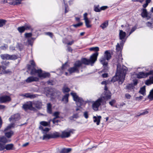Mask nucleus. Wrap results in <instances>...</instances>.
I'll use <instances>...</instances> for the list:
<instances>
[{
    "label": "nucleus",
    "mask_w": 153,
    "mask_h": 153,
    "mask_svg": "<svg viewBox=\"0 0 153 153\" xmlns=\"http://www.w3.org/2000/svg\"><path fill=\"white\" fill-rule=\"evenodd\" d=\"M127 70L128 69L125 66H121V64L118 63L115 75L112 78L111 81L114 82L119 80V83L122 84L124 82Z\"/></svg>",
    "instance_id": "1"
},
{
    "label": "nucleus",
    "mask_w": 153,
    "mask_h": 153,
    "mask_svg": "<svg viewBox=\"0 0 153 153\" xmlns=\"http://www.w3.org/2000/svg\"><path fill=\"white\" fill-rule=\"evenodd\" d=\"M71 95L72 96L74 100L76 102V105L78 107L85 105L86 102L83 99L77 95L76 93L71 92Z\"/></svg>",
    "instance_id": "2"
},
{
    "label": "nucleus",
    "mask_w": 153,
    "mask_h": 153,
    "mask_svg": "<svg viewBox=\"0 0 153 153\" xmlns=\"http://www.w3.org/2000/svg\"><path fill=\"white\" fill-rule=\"evenodd\" d=\"M82 66V62L80 61H76L74 64V66L70 68L68 70L70 74L74 73H79V68Z\"/></svg>",
    "instance_id": "3"
},
{
    "label": "nucleus",
    "mask_w": 153,
    "mask_h": 153,
    "mask_svg": "<svg viewBox=\"0 0 153 153\" xmlns=\"http://www.w3.org/2000/svg\"><path fill=\"white\" fill-rule=\"evenodd\" d=\"M42 137V140H49L51 138H56L59 137V132L55 131L53 133L50 134H44Z\"/></svg>",
    "instance_id": "4"
},
{
    "label": "nucleus",
    "mask_w": 153,
    "mask_h": 153,
    "mask_svg": "<svg viewBox=\"0 0 153 153\" xmlns=\"http://www.w3.org/2000/svg\"><path fill=\"white\" fill-rule=\"evenodd\" d=\"M75 130L74 129H70L68 131L65 130L62 132L61 135H59V137L62 138H67L70 136L71 134L74 133Z\"/></svg>",
    "instance_id": "5"
},
{
    "label": "nucleus",
    "mask_w": 153,
    "mask_h": 153,
    "mask_svg": "<svg viewBox=\"0 0 153 153\" xmlns=\"http://www.w3.org/2000/svg\"><path fill=\"white\" fill-rule=\"evenodd\" d=\"M13 144H7L5 146L0 143V151H3L5 149L7 150H12L13 149Z\"/></svg>",
    "instance_id": "6"
},
{
    "label": "nucleus",
    "mask_w": 153,
    "mask_h": 153,
    "mask_svg": "<svg viewBox=\"0 0 153 153\" xmlns=\"http://www.w3.org/2000/svg\"><path fill=\"white\" fill-rule=\"evenodd\" d=\"M103 100L102 97L98 99L92 105V107L94 110H97L101 103L103 102Z\"/></svg>",
    "instance_id": "7"
},
{
    "label": "nucleus",
    "mask_w": 153,
    "mask_h": 153,
    "mask_svg": "<svg viewBox=\"0 0 153 153\" xmlns=\"http://www.w3.org/2000/svg\"><path fill=\"white\" fill-rule=\"evenodd\" d=\"M153 72L152 70L148 72L145 73L143 72H140L137 74V77L139 79L145 78L151 75Z\"/></svg>",
    "instance_id": "8"
},
{
    "label": "nucleus",
    "mask_w": 153,
    "mask_h": 153,
    "mask_svg": "<svg viewBox=\"0 0 153 153\" xmlns=\"http://www.w3.org/2000/svg\"><path fill=\"white\" fill-rule=\"evenodd\" d=\"M104 56L101 58L100 59V61L102 60H104V62H106V60H109L111 57V56L109 51L107 50L105 52L104 55Z\"/></svg>",
    "instance_id": "9"
},
{
    "label": "nucleus",
    "mask_w": 153,
    "mask_h": 153,
    "mask_svg": "<svg viewBox=\"0 0 153 153\" xmlns=\"http://www.w3.org/2000/svg\"><path fill=\"white\" fill-rule=\"evenodd\" d=\"M11 98L9 96L4 95L0 96V103H5L11 101Z\"/></svg>",
    "instance_id": "10"
},
{
    "label": "nucleus",
    "mask_w": 153,
    "mask_h": 153,
    "mask_svg": "<svg viewBox=\"0 0 153 153\" xmlns=\"http://www.w3.org/2000/svg\"><path fill=\"white\" fill-rule=\"evenodd\" d=\"M121 41L120 43H118L116 46V50L117 51H121L123 49L124 43L126 42V39H120Z\"/></svg>",
    "instance_id": "11"
},
{
    "label": "nucleus",
    "mask_w": 153,
    "mask_h": 153,
    "mask_svg": "<svg viewBox=\"0 0 153 153\" xmlns=\"http://www.w3.org/2000/svg\"><path fill=\"white\" fill-rule=\"evenodd\" d=\"M100 62L102 65L103 69L102 72H107L108 71L109 67L108 62H104V60H102V61H100Z\"/></svg>",
    "instance_id": "12"
},
{
    "label": "nucleus",
    "mask_w": 153,
    "mask_h": 153,
    "mask_svg": "<svg viewBox=\"0 0 153 153\" xmlns=\"http://www.w3.org/2000/svg\"><path fill=\"white\" fill-rule=\"evenodd\" d=\"M98 54L99 53L98 52H95L90 56L89 60L91 64H94L97 60Z\"/></svg>",
    "instance_id": "13"
},
{
    "label": "nucleus",
    "mask_w": 153,
    "mask_h": 153,
    "mask_svg": "<svg viewBox=\"0 0 153 153\" xmlns=\"http://www.w3.org/2000/svg\"><path fill=\"white\" fill-rule=\"evenodd\" d=\"M45 92L46 93V95H50L51 96H54V89L52 88H45L44 89Z\"/></svg>",
    "instance_id": "14"
},
{
    "label": "nucleus",
    "mask_w": 153,
    "mask_h": 153,
    "mask_svg": "<svg viewBox=\"0 0 153 153\" xmlns=\"http://www.w3.org/2000/svg\"><path fill=\"white\" fill-rule=\"evenodd\" d=\"M142 11L141 13V16L143 18H147V20L150 19L149 16H148V12L147 10L145 8H143L141 9Z\"/></svg>",
    "instance_id": "15"
},
{
    "label": "nucleus",
    "mask_w": 153,
    "mask_h": 153,
    "mask_svg": "<svg viewBox=\"0 0 153 153\" xmlns=\"http://www.w3.org/2000/svg\"><path fill=\"white\" fill-rule=\"evenodd\" d=\"M20 118L19 114H16L12 116L11 117L9 118V120L10 121H13L15 122L19 120Z\"/></svg>",
    "instance_id": "16"
},
{
    "label": "nucleus",
    "mask_w": 153,
    "mask_h": 153,
    "mask_svg": "<svg viewBox=\"0 0 153 153\" xmlns=\"http://www.w3.org/2000/svg\"><path fill=\"white\" fill-rule=\"evenodd\" d=\"M32 105H33L32 102L30 101H29V102H27L26 103L23 105L22 108L25 111H26L27 110H30L31 107H32Z\"/></svg>",
    "instance_id": "17"
},
{
    "label": "nucleus",
    "mask_w": 153,
    "mask_h": 153,
    "mask_svg": "<svg viewBox=\"0 0 153 153\" xmlns=\"http://www.w3.org/2000/svg\"><path fill=\"white\" fill-rule=\"evenodd\" d=\"M39 79L37 77L31 76L28 77L26 80L25 81L27 83H29L33 82H36L38 81Z\"/></svg>",
    "instance_id": "18"
},
{
    "label": "nucleus",
    "mask_w": 153,
    "mask_h": 153,
    "mask_svg": "<svg viewBox=\"0 0 153 153\" xmlns=\"http://www.w3.org/2000/svg\"><path fill=\"white\" fill-rule=\"evenodd\" d=\"M39 77L40 78H46L47 77H49L50 76V74L49 73L45 72L44 73H42V71L41 70L40 73H39Z\"/></svg>",
    "instance_id": "19"
},
{
    "label": "nucleus",
    "mask_w": 153,
    "mask_h": 153,
    "mask_svg": "<svg viewBox=\"0 0 153 153\" xmlns=\"http://www.w3.org/2000/svg\"><path fill=\"white\" fill-rule=\"evenodd\" d=\"M9 63L10 62L8 61H3L1 62V67L3 70H5L6 69L7 67L9 65Z\"/></svg>",
    "instance_id": "20"
},
{
    "label": "nucleus",
    "mask_w": 153,
    "mask_h": 153,
    "mask_svg": "<svg viewBox=\"0 0 153 153\" xmlns=\"http://www.w3.org/2000/svg\"><path fill=\"white\" fill-rule=\"evenodd\" d=\"M33 104L35 106V107L38 109H40L42 108V102L39 101L34 102Z\"/></svg>",
    "instance_id": "21"
},
{
    "label": "nucleus",
    "mask_w": 153,
    "mask_h": 153,
    "mask_svg": "<svg viewBox=\"0 0 153 153\" xmlns=\"http://www.w3.org/2000/svg\"><path fill=\"white\" fill-rule=\"evenodd\" d=\"M101 118V116H98L97 117L95 116H94L93 117L94 122V123H96L97 125H98L100 124Z\"/></svg>",
    "instance_id": "22"
},
{
    "label": "nucleus",
    "mask_w": 153,
    "mask_h": 153,
    "mask_svg": "<svg viewBox=\"0 0 153 153\" xmlns=\"http://www.w3.org/2000/svg\"><path fill=\"white\" fill-rule=\"evenodd\" d=\"M126 33L122 30H119V39H125L126 36Z\"/></svg>",
    "instance_id": "23"
},
{
    "label": "nucleus",
    "mask_w": 153,
    "mask_h": 153,
    "mask_svg": "<svg viewBox=\"0 0 153 153\" xmlns=\"http://www.w3.org/2000/svg\"><path fill=\"white\" fill-rule=\"evenodd\" d=\"M41 70V69L36 70L35 67L32 68L31 70L30 74L31 75H35L36 73H38V76H39V73H40Z\"/></svg>",
    "instance_id": "24"
},
{
    "label": "nucleus",
    "mask_w": 153,
    "mask_h": 153,
    "mask_svg": "<svg viewBox=\"0 0 153 153\" xmlns=\"http://www.w3.org/2000/svg\"><path fill=\"white\" fill-rule=\"evenodd\" d=\"M10 140L7 139L5 136H0V142L4 143H7L10 142Z\"/></svg>",
    "instance_id": "25"
},
{
    "label": "nucleus",
    "mask_w": 153,
    "mask_h": 153,
    "mask_svg": "<svg viewBox=\"0 0 153 153\" xmlns=\"http://www.w3.org/2000/svg\"><path fill=\"white\" fill-rule=\"evenodd\" d=\"M105 94L103 98L106 100H108L111 98V93L110 91H104Z\"/></svg>",
    "instance_id": "26"
},
{
    "label": "nucleus",
    "mask_w": 153,
    "mask_h": 153,
    "mask_svg": "<svg viewBox=\"0 0 153 153\" xmlns=\"http://www.w3.org/2000/svg\"><path fill=\"white\" fill-rule=\"evenodd\" d=\"M72 150V149L71 148H63L62 149L59 153H69Z\"/></svg>",
    "instance_id": "27"
},
{
    "label": "nucleus",
    "mask_w": 153,
    "mask_h": 153,
    "mask_svg": "<svg viewBox=\"0 0 153 153\" xmlns=\"http://www.w3.org/2000/svg\"><path fill=\"white\" fill-rule=\"evenodd\" d=\"M82 62V64H84L86 65H88L90 64H91L90 63V61L89 59H88L86 58H84L82 59L81 61H80Z\"/></svg>",
    "instance_id": "28"
},
{
    "label": "nucleus",
    "mask_w": 153,
    "mask_h": 153,
    "mask_svg": "<svg viewBox=\"0 0 153 153\" xmlns=\"http://www.w3.org/2000/svg\"><path fill=\"white\" fill-rule=\"evenodd\" d=\"M69 94H66L63 96L62 99V101H64L65 103H67L68 101V97Z\"/></svg>",
    "instance_id": "29"
},
{
    "label": "nucleus",
    "mask_w": 153,
    "mask_h": 153,
    "mask_svg": "<svg viewBox=\"0 0 153 153\" xmlns=\"http://www.w3.org/2000/svg\"><path fill=\"white\" fill-rule=\"evenodd\" d=\"M4 134L5 136L6 137L8 138H10L13 134V132L11 130L9 132H5Z\"/></svg>",
    "instance_id": "30"
},
{
    "label": "nucleus",
    "mask_w": 153,
    "mask_h": 153,
    "mask_svg": "<svg viewBox=\"0 0 153 153\" xmlns=\"http://www.w3.org/2000/svg\"><path fill=\"white\" fill-rule=\"evenodd\" d=\"M52 105L50 103H48L47 104V112L49 114L52 113V110L51 108Z\"/></svg>",
    "instance_id": "31"
},
{
    "label": "nucleus",
    "mask_w": 153,
    "mask_h": 153,
    "mask_svg": "<svg viewBox=\"0 0 153 153\" xmlns=\"http://www.w3.org/2000/svg\"><path fill=\"white\" fill-rule=\"evenodd\" d=\"M146 86H144L140 88L139 92L142 95L144 96L146 95Z\"/></svg>",
    "instance_id": "32"
},
{
    "label": "nucleus",
    "mask_w": 153,
    "mask_h": 153,
    "mask_svg": "<svg viewBox=\"0 0 153 153\" xmlns=\"http://www.w3.org/2000/svg\"><path fill=\"white\" fill-rule=\"evenodd\" d=\"M1 58L3 60H9V54H1L0 55Z\"/></svg>",
    "instance_id": "33"
},
{
    "label": "nucleus",
    "mask_w": 153,
    "mask_h": 153,
    "mask_svg": "<svg viewBox=\"0 0 153 153\" xmlns=\"http://www.w3.org/2000/svg\"><path fill=\"white\" fill-rule=\"evenodd\" d=\"M24 27H25V30H31V31H32L33 30L31 25L28 23H25Z\"/></svg>",
    "instance_id": "34"
},
{
    "label": "nucleus",
    "mask_w": 153,
    "mask_h": 153,
    "mask_svg": "<svg viewBox=\"0 0 153 153\" xmlns=\"http://www.w3.org/2000/svg\"><path fill=\"white\" fill-rule=\"evenodd\" d=\"M134 86L132 83L129 84L126 86V89L130 91L134 90Z\"/></svg>",
    "instance_id": "35"
},
{
    "label": "nucleus",
    "mask_w": 153,
    "mask_h": 153,
    "mask_svg": "<svg viewBox=\"0 0 153 153\" xmlns=\"http://www.w3.org/2000/svg\"><path fill=\"white\" fill-rule=\"evenodd\" d=\"M108 25V21H106L104 22L100 25V27L102 28L103 29H105L106 28Z\"/></svg>",
    "instance_id": "36"
},
{
    "label": "nucleus",
    "mask_w": 153,
    "mask_h": 153,
    "mask_svg": "<svg viewBox=\"0 0 153 153\" xmlns=\"http://www.w3.org/2000/svg\"><path fill=\"white\" fill-rule=\"evenodd\" d=\"M17 30L21 33H23L25 30L24 26L18 27L17 28Z\"/></svg>",
    "instance_id": "37"
},
{
    "label": "nucleus",
    "mask_w": 153,
    "mask_h": 153,
    "mask_svg": "<svg viewBox=\"0 0 153 153\" xmlns=\"http://www.w3.org/2000/svg\"><path fill=\"white\" fill-rule=\"evenodd\" d=\"M18 58L17 56L15 54L9 55V60H15Z\"/></svg>",
    "instance_id": "38"
},
{
    "label": "nucleus",
    "mask_w": 153,
    "mask_h": 153,
    "mask_svg": "<svg viewBox=\"0 0 153 153\" xmlns=\"http://www.w3.org/2000/svg\"><path fill=\"white\" fill-rule=\"evenodd\" d=\"M85 25L87 28L91 27V25L89 24L91 22V21H90L88 19H86L85 20Z\"/></svg>",
    "instance_id": "39"
},
{
    "label": "nucleus",
    "mask_w": 153,
    "mask_h": 153,
    "mask_svg": "<svg viewBox=\"0 0 153 153\" xmlns=\"http://www.w3.org/2000/svg\"><path fill=\"white\" fill-rule=\"evenodd\" d=\"M148 97L150 100H153V88L150 92Z\"/></svg>",
    "instance_id": "40"
},
{
    "label": "nucleus",
    "mask_w": 153,
    "mask_h": 153,
    "mask_svg": "<svg viewBox=\"0 0 153 153\" xmlns=\"http://www.w3.org/2000/svg\"><path fill=\"white\" fill-rule=\"evenodd\" d=\"M50 123V121L48 122L45 121H42L40 122V124L44 126H49Z\"/></svg>",
    "instance_id": "41"
},
{
    "label": "nucleus",
    "mask_w": 153,
    "mask_h": 153,
    "mask_svg": "<svg viewBox=\"0 0 153 153\" xmlns=\"http://www.w3.org/2000/svg\"><path fill=\"white\" fill-rule=\"evenodd\" d=\"M6 22L7 21L6 20L0 19V27H3Z\"/></svg>",
    "instance_id": "42"
},
{
    "label": "nucleus",
    "mask_w": 153,
    "mask_h": 153,
    "mask_svg": "<svg viewBox=\"0 0 153 153\" xmlns=\"http://www.w3.org/2000/svg\"><path fill=\"white\" fill-rule=\"evenodd\" d=\"M3 73L4 74H8L9 75H10L12 73V71L9 69H7V70H4V71H3Z\"/></svg>",
    "instance_id": "43"
},
{
    "label": "nucleus",
    "mask_w": 153,
    "mask_h": 153,
    "mask_svg": "<svg viewBox=\"0 0 153 153\" xmlns=\"http://www.w3.org/2000/svg\"><path fill=\"white\" fill-rule=\"evenodd\" d=\"M8 46L7 44H4V45L1 46L0 47L1 49L3 50H5L8 48Z\"/></svg>",
    "instance_id": "44"
},
{
    "label": "nucleus",
    "mask_w": 153,
    "mask_h": 153,
    "mask_svg": "<svg viewBox=\"0 0 153 153\" xmlns=\"http://www.w3.org/2000/svg\"><path fill=\"white\" fill-rule=\"evenodd\" d=\"M145 84L148 86L151 85L152 84L151 79L149 78V79L146 80L145 82Z\"/></svg>",
    "instance_id": "45"
},
{
    "label": "nucleus",
    "mask_w": 153,
    "mask_h": 153,
    "mask_svg": "<svg viewBox=\"0 0 153 153\" xmlns=\"http://www.w3.org/2000/svg\"><path fill=\"white\" fill-rule=\"evenodd\" d=\"M59 113L58 111L55 112L53 114V116L55 117L53 119H56L57 118H59Z\"/></svg>",
    "instance_id": "46"
},
{
    "label": "nucleus",
    "mask_w": 153,
    "mask_h": 153,
    "mask_svg": "<svg viewBox=\"0 0 153 153\" xmlns=\"http://www.w3.org/2000/svg\"><path fill=\"white\" fill-rule=\"evenodd\" d=\"M94 10L96 12H100L101 11L100 8H99V5L97 6H94Z\"/></svg>",
    "instance_id": "47"
},
{
    "label": "nucleus",
    "mask_w": 153,
    "mask_h": 153,
    "mask_svg": "<svg viewBox=\"0 0 153 153\" xmlns=\"http://www.w3.org/2000/svg\"><path fill=\"white\" fill-rule=\"evenodd\" d=\"M79 117V116H78V113H76L75 114H74L72 116L70 117V119L71 120H72L73 118H75L76 119L78 118Z\"/></svg>",
    "instance_id": "48"
},
{
    "label": "nucleus",
    "mask_w": 153,
    "mask_h": 153,
    "mask_svg": "<svg viewBox=\"0 0 153 153\" xmlns=\"http://www.w3.org/2000/svg\"><path fill=\"white\" fill-rule=\"evenodd\" d=\"M90 51H94L96 52H98L99 50V48L97 47H92L90 48Z\"/></svg>",
    "instance_id": "49"
},
{
    "label": "nucleus",
    "mask_w": 153,
    "mask_h": 153,
    "mask_svg": "<svg viewBox=\"0 0 153 153\" xmlns=\"http://www.w3.org/2000/svg\"><path fill=\"white\" fill-rule=\"evenodd\" d=\"M82 24L83 23L82 22H80L76 24L73 25L72 26L75 27L77 28V27L82 25Z\"/></svg>",
    "instance_id": "50"
},
{
    "label": "nucleus",
    "mask_w": 153,
    "mask_h": 153,
    "mask_svg": "<svg viewBox=\"0 0 153 153\" xmlns=\"http://www.w3.org/2000/svg\"><path fill=\"white\" fill-rule=\"evenodd\" d=\"M25 36L26 38L30 37L32 36V33H26L25 34Z\"/></svg>",
    "instance_id": "51"
},
{
    "label": "nucleus",
    "mask_w": 153,
    "mask_h": 153,
    "mask_svg": "<svg viewBox=\"0 0 153 153\" xmlns=\"http://www.w3.org/2000/svg\"><path fill=\"white\" fill-rule=\"evenodd\" d=\"M70 89L68 87L64 88L63 89V92L64 93L68 92L70 91Z\"/></svg>",
    "instance_id": "52"
},
{
    "label": "nucleus",
    "mask_w": 153,
    "mask_h": 153,
    "mask_svg": "<svg viewBox=\"0 0 153 153\" xmlns=\"http://www.w3.org/2000/svg\"><path fill=\"white\" fill-rule=\"evenodd\" d=\"M50 130L49 128H45V129L44 128L43 130L42 131V133L43 134H45Z\"/></svg>",
    "instance_id": "53"
},
{
    "label": "nucleus",
    "mask_w": 153,
    "mask_h": 153,
    "mask_svg": "<svg viewBox=\"0 0 153 153\" xmlns=\"http://www.w3.org/2000/svg\"><path fill=\"white\" fill-rule=\"evenodd\" d=\"M31 65L32 66V68L35 67L36 65L33 60H31L30 62Z\"/></svg>",
    "instance_id": "54"
},
{
    "label": "nucleus",
    "mask_w": 153,
    "mask_h": 153,
    "mask_svg": "<svg viewBox=\"0 0 153 153\" xmlns=\"http://www.w3.org/2000/svg\"><path fill=\"white\" fill-rule=\"evenodd\" d=\"M148 113V111H147L146 110H144L143 112L141 113L139 115H138V116H140V115H144L145 114H146Z\"/></svg>",
    "instance_id": "55"
},
{
    "label": "nucleus",
    "mask_w": 153,
    "mask_h": 153,
    "mask_svg": "<svg viewBox=\"0 0 153 153\" xmlns=\"http://www.w3.org/2000/svg\"><path fill=\"white\" fill-rule=\"evenodd\" d=\"M18 48L19 50L20 51L22 50L23 48V46L21 44H18Z\"/></svg>",
    "instance_id": "56"
},
{
    "label": "nucleus",
    "mask_w": 153,
    "mask_h": 153,
    "mask_svg": "<svg viewBox=\"0 0 153 153\" xmlns=\"http://www.w3.org/2000/svg\"><path fill=\"white\" fill-rule=\"evenodd\" d=\"M137 29V27L136 26H134L133 27L131 31L129 32V35H130L131 33H132L133 32H134Z\"/></svg>",
    "instance_id": "57"
},
{
    "label": "nucleus",
    "mask_w": 153,
    "mask_h": 153,
    "mask_svg": "<svg viewBox=\"0 0 153 153\" xmlns=\"http://www.w3.org/2000/svg\"><path fill=\"white\" fill-rule=\"evenodd\" d=\"M84 116L86 119H87L88 117V112L87 111H85L84 113Z\"/></svg>",
    "instance_id": "58"
},
{
    "label": "nucleus",
    "mask_w": 153,
    "mask_h": 153,
    "mask_svg": "<svg viewBox=\"0 0 153 153\" xmlns=\"http://www.w3.org/2000/svg\"><path fill=\"white\" fill-rule=\"evenodd\" d=\"M12 127V125H9L4 130V132L6 131H7L9 129H10Z\"/></svg>",
    "instance_id": "59"
},
{
    "label": "nucleus",
    "mask_w": 153,
    "mask_h": 153,
    "mask_svg": "<svg viewBox=\"0 0 153 153\" xmlns=\"http://www.w3.org/2000/svg\"><path fill=\"white\" fill-rule=\"evenodd\" d=\"M143 98V96H140L139 97H135V99L136 100L140 101Z\"/></svg>",
    "instance_id": "60"
},
{
    "label": "nucleus",
    "mask_w": 153,
    "mask_h": 153,
    "mask_svg": "<svg viewBox=\"0 0 153 153\" xmlns=\"http://www.w3.org/2000/svg\"><path fill=\"white\" fill-rule=\"evenodd\" d=\"M146 25L148 27H151V28L152 27V23L149 22L146 23Z\"/></svg>",
    "instance_id": "61"
},
{
    "label": "nucleus",
    "mask_w": 153,
    "mask_h": 153,
    "mask_svg": "<svg viewBox=\"0 0 153 153\" xmlns=\"http://www.w3.org/2000/svg\"><path fill=\"white\" fill-rule=\"evenodd\" d=\"M36 97L35 94H31L30 93L29 94V98H30V99H33L35 97Z\"/></svg>",
    "instance_id": "62"
},
{
    "label": "nucleus",
    "mask_w": 153,
    "mask_h": 153,
    "mask_svg": "<svg viewBox=\"0 0 153 153\" xmlns=\"http://www.w3.org/2000/svg\"><path fill=\"white\" fill-rule=\"evenodd\" d=\"M67 62H66L64 64H63L62 67L61 68L62 70H64L66 68V66L67 65Z\"/></svg>",
    "instance_id": "63"
},
{
    "label": "nucleus",
    "mask_w": 153,
    "mask_h": 153,
    "mask_svg": "<svg viewBox=\"0 0 153 153\" xmlns=\"http://www.w3.org/2000/svg\"><path fill=\"white\" fill-rule=\"evenodd\" d=\"M152 71L153 72L152 73V74L151 75H152V76H149V78L150 79H151L152 81V84H153V70H152Z\"/></svg>",
    "instance_id": "64"
}]
</instances>
